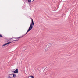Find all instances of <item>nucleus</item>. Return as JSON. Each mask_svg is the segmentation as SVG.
<instances>
[{
  "label": "nucleus",
  "instance_id": "obj_1",
  "mask_svg": "<svg viewBox=\"0 0 78 78\" xmlns=\"http://www.w3.org/2000/svg\"><path fill=\"white\" fill-rule=\"evenodd\" d=\"M33 26H34V22H33V20H32V22L30 24V27H29V29L27 31V33H26L25 34H27V33H28L29 31H31V30H32V28H33Z\"/></svg>",
  "mask_w": 78,
  "mask_h": 78
},
{
  "label": "nucleus",
  "instance_id": "obj_2",
  "mask_svg": "<svg viewBox=\"0 0 78 78\" xmlns=\"http://www.w3.org/2000/svg\"><path fill=\"white\" fill-rule=\"evenodd\" d=\"M17 75L14 74H9L8 75L7 78H16Z\"/></svg>",
  "mask_w": 78,
  "mask_h": 78
},
{
  "label": "nucleus",
  "instance_id": "obj_3",
  "mask_svg": "<svg viewBox=\"0 0 78 78\" xmlns=\"http://www.w3.org/2000/svg\"><path fill=\"white\" fill-rule=\"evenodd\" d=\"M53 45V43H49L48 45L46 46V49H47V48H50V47H51Z\"/></svg>",
  "mask_w": 78,
  "mask_h": 78
},
{
  "label": "nucleus",
  "instance_id": "obj_4",
  "mask_svg": "<svg viewBox=\"0 0 78 78\" xmlns=\"http://www.w3.org/2000/svg\"><path fill=\"white\" fill-rule=\"evenodd\" d=\"M12 72L15 73H18V69H16L15 71Z\"/></svg>",
  "mask_w": 78,
  "mask_h": 78
},
{
  "label": "nucleus",
  "instance_id": "obj_5",
  "mask_svg": "<svg viewBox=\"0 0 78 78\" xmlns=\"http://www.w3.org/2000/svg\"><path fill=\"white\" fill-rule=\"evenodd\" d=\"M10 43H11V42H8V43H5L2 46H5L6 45H8V44H10Z\"/></svg>",
  "mask_w": 78,
  "mask_h": 78
},
{
  "label": "nucleus",
  "instance_id": "obj_6",
  "mask_svg": "<svg viewBox=\"0 0 78 78\" xmlns=\"http://www.w3.org/2000/svg\"><path fill=\"white\" fill-rule=\"evenodd\" d=\"M20 38H22V37L16 38L15 39H16V40H13V41H17V40L18 39H20Z\"/></svg>",
  "mask_w": 78,
  "mask_h": 78
},
{
  "label": "nucleus",
  "instance_id": "obj_7",
  "mask_svg": "<svg viewBox=\"0 0 78 78\" xmlns=\"http://www.w3.org/2000/svg\"><path fill=\"white\" fill-rule=\"evenodd\" d=\"M31 0H28V2H31Z\"/></svg>",
  "mask_w": 78,
  "mask_h": 78
},
{
  "label": "nucleus",
  "instance_id": "obj_8",
  "mask_svg": "<svg viewBox=\"0 0 78 78\" xmlns=\"http://www.w3.org/2000/svg\"><path fill=\"white\" fill-rule=\"evenodd\" d=\"M0 37H3L2 36V35L0 34Z\"/></svg>",
  "mask_w": 78,
  "mask_h": 78
},
{
  "label": "nucleus",
  "instance_id": "obj_9",
  "mask_svg": "<svg viewBox=\"0 0 78 78\" xmlns=\"http://www.w3.org/2000/svg\"><path fill=\"white\" fill-rule=\"evenodd\" d=\"M12 39V38H11V39Z\"/></svg>",
  "mask_w": 78,
  "mask_h": 78
},
{
  "label": "nucleus",
  "instance_id": "obj_10",
  "mask_svg": "<svg viewBox=\"0 0 78 78\" xmlns=\"http://www.w3.org/2000/svg\"><path fill=\"white\" fill-rule=\"evenodd\" d=\"M46 50H47V49H46Z\"/></svg>",
  "mask_w": 78,
  "mask_h": 78
}]
</instances>
